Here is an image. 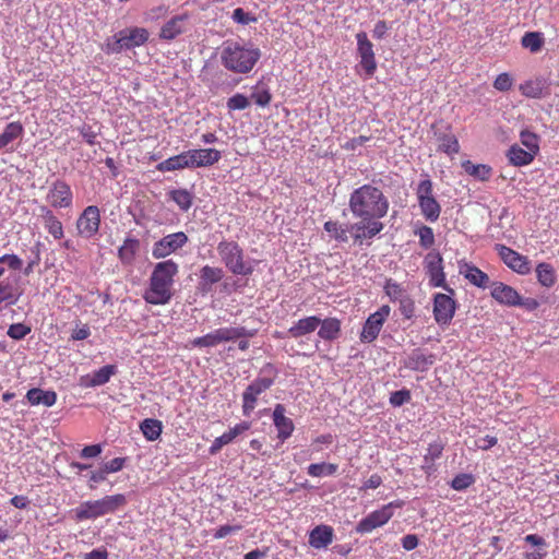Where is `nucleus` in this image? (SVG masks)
Listing matches in <instances>:
<instances>
[{
    "label": "nucleus",
    "mask_w": 559,
    "mask_h": 559,
    "mask_svg": "<svg viewBox=\"0 0 559 559\" xmlns=\"http://www.w3.org/2000/svg\"><path fill=\"white\" fill-rule=\"evenodd\" d=\"M348 206L357 218L380 221L389 211V201L379 188L367 183L350 193Z\"/></svg>",
    "instance_id": "1"
},
{
    "label": "nucleus",
    "mask_w": 559,
    "mask_h": 559,
    "mask_svg": "<svg viewBox=\"0 0 559 559\" xmlns=\"http://www.w3.org/2000/svg\"><path fill=\"white\" fill-rule=\"evenodd\" d=\"M222 64L237 74L249 73L261 58V50L248 41L226 40L221 49Z\"/></svg>",
    "instance_id": "2"
},
{
    "label": "nucleus",
    "mask_w": 559,
    "mask_h": 559,
    "mask_svg": "<svg viewBox=\"0 0 559 559\" xmlns=\"http://www.w3.org/2000/svg\"><path fill=\"white\" fill-rule=\"evenodd\" d=\"M178 273V264L173 260L158 262L151 274L148 288L143 299L151 305H166L171 299L174 277Z\"/></svg>",
    "instance_id": "3"
},
{
    "label": "nucleus",
    "mask_w": 559,
    "mask_h": 559,
    "mask_svg": "<svg viewBox=\"0 0 559 559\" xmlns=\"http://www.w3.org/2000/svg\"><path fill=\"white\" fill-rule=\"evenodd\" d=\"M221 262L234 275L249 276L254 271L253 262L246 259L243 249L234 240H222L216 247Z\"/></svg>",
    "instance_id": "4"
},
{
    "label": "nucleus",
    "mask_w": 559,
    "mask_h": 559,
    "mask_svg": "<svg viewBox=\"0 0 559 559\" xmlns=\"http://www.w3.org/2000/svg\"><path fill=\"white\" fill-rule=\"evenodd\" d=\"M258 378H255L242 393V413L250 416L257 406L258 396L269 390L275 382L276 371L271 364L264 366Z\"/></svg>",
    "instance_id": "5"
},
{
    "label": "nucleus",
    "mask_w": 559,
    "mask_h": 559,
    "mask_svg": "<svg viewBox=\"0 0 559 559\" xmlns=\"http://www.w3.org/2000/svg\"><path fill=\"white\" fill-rule=\"evenodd\" d=\"M416 197L421 215L426 221L431 223L438 221L441 213V205L433 195L432 181L428 177L418 183Z\"/></svg>",
    "instance_id": "6"
},
{
    "label": "nucleus",
    "mask_w": 559,
    "mask_h": 559,
    "mask_svg": "<svg viewBox=\"0 0 559 559\" xmlns=\"http://www.w3.org/2000/svg\"><path fill=\"white\" fill-rule=\"evenodd\" d=\"M112 43L107 44V51L118 53L123 49L139 47L147 41L148 32L143 27L126 28L118 32Z\"/></svg>",
    "instance_id": "7"
},
{
    "label": "nucleus",
    "mask_w": 559,
    "mask_h": 559,
    "mask_svg": "<svg viewBox=\"0 0 559 559\" xmlns=\"http://www.w3.org/2000/svg\"><path fill=\"white\" fill-rule=\"evenodd\" d=\"M403 501H392L381 509L372 511L366 518L361 519L357 524V532L367 534L372 532L374 528L386 524L394 514V509L402 508Z\"/></svg>",
    "instance_id": "8"
},
{
    "label": "nucleus",
    "mask_w": 559,
    "mask_h": 559,
    "mask_svg": "<svg viewBox=\"0 0 559 559\" xmlns=\"http://www.w3.org/2000/svg\"><path fill=\"white\" fill-rule=\"evenodd\" d=\"M100 212L96 205H88L76 219L78 235L85 238H93L99 230Z\"/></svg>",
    "instance_id": "9"
},
{
    "label": "nucleus",
    "mask_w": 559,
    "mask_h": 559,
    "mask_svg": "<svg viewBox=\"0 0 559 559\" xmlns=\"http://www.w3.org/2000/svg\"><path fill=\"white\" fill-rule=\"evenodd\" d=\"M390 311L391 308L383 305L367 318L359 336L362 343H371L378 337Z\"/></svg>",
    "instance_id": "10"
},
{
    "label": "nucleus",
    "mask_w": 559,
    "mask_h": 559,
    "mask_svg": "<svg viewBox=\"0 0 559 559\" xmlns=\"http://www.w3.org/2000/svg\"><path fill=\"white\" fill-rule=\"evenodd\" d=\"M187 242L188 236L183 231L166 235L154 243L152 255L155 259L166 258L185 247Z\"/></svg>",
    "instance_id": "11"
},
{
    "label": "nucleus",
    "mask_w": 559,
    "mask_h": 559,
    "mask_svg": "<svg viewBox=\"0 0 559 559\" xmlns=\"http://www.w3.org/2000/svg\"><path fill=\"white\" fill-rule=\"evenodd\" d=\"M357 53L360 58V67L368 78L372 76L377 70V61L373 52V45L365 32L356 34Z\"/></svg>",
    "instance_id": "12"
},
{
    "label": "nucleus",
    "mask_w": 559,
    "mask_h": 559,
    "mask_svg": "<svg viewBox=\"0 0 559 559\" xmlns=\"http://www.w3.org/2000/svg\"><path fill=\"white\" fill-rule=\"evenodd\" d=\"M456 305L449 295L438 293L433 297V317L439 325H448L455 313Z\"/></svg>",
    "instance_id": "13"
},
{
    "label": "nucleus",
    "mask_w": 559,
    "mask_h": 559,
    "mask_svg": "<svg viewBox=\"0 0 559 559\" xmlns=\"http://www.w3.org/2000/svg\"><path fill=\"white\" fill-rule=\"evenodd\" d=\"M47 201L55 209L70 207L73 202L70 186L63 180H56L49 188Z\"/></svg>",
    "instance_id": "14"
},
{
    "label": "nucleus",
    "mask_w": 559,
    "mask_h": 559,
    "mask_svg": "<svg viewBox=\"0 0 559 559\" xmlns=\"http://www.w3.org/2000/svg\"><path fill=\"white\" fill-rule=\"evenodd\" d=\"M355 242L361 243L364 239H371L384 227L383 223L372 218H360L359 222L347 225Z\"/></svg>",
    "instance_id": "15"
},
{
    "label": "nucleus",
    "mask_w": 559,
    "mask_h": 559,
    "mask_svg": "<svg viewBox=\"0 0 559 559\" xmlns=\"http://www.w3.org/2000/svg\"><path fill=\"white\" fill-rule=\"evenodd\" d=\"M496 249L501 260L514 272L522 275L531 272V263L526 257L504 245H497Z\"/></svg>",
    "instance_id": "16"
},
{
    "label": "nucleus",
    "mask_w": 559,
    "mask_h": 559,
    "mask_svg": "<svg viewBox=\"0 0 559 559\" xmlns=\"http://www.w3.org/2000/svg\"><path fill=\"white\" fill-rule=\"evenodd\" d=\"M442 263L443 259L439 252H429L425 258V267L430 277V284L433 287L448 289Z\"/></svg>",
    "instance_id": "17"
},
{
    "label": "nucleus",
    "mask_w": 559,
    "mask_h": 559,
    "mask_svg": "<svg viewBox=\"0 0 559 559\" xmlns=\"http://www.w3.org/2000/svg\"><path fill=\"white\" fill-rule=\"evenodd\" d=\"M190 168L209 167L216 164L222 154L216 148H194L187 151Z\"/></svg>",
    "instance_id": "18"
},
{
    "label": "nucleus",
    "mask_w": 559,
    "mask_h": 559,
    "mask_svg": "<svg viewBox=\"0 0 559 559\" xmlns=\"http://www.w3.org/2000/svg\"><path fill=\"white\" fill-rule=\"evenodd\" d=\"M225 272L219 266L204 265L199 271L198 288L202 294L211 293L213 286L221 282Z\"/></svg>",
    "instance_id": "19"
},
{
    "label": "nucleus",
    "mask_w": 559,
    "mask_h": 559,
    "mask_svg": "<svg viewBox=\"0 0 559 559\" xmlns=\"http://www.w3.org/2000/svg\"><path fill=\"white\" fill-rule=\"evenodd\" d=\"M435 361L436 356L433 354H426L423 349L416 348L403 360V365L409 370L425 372Z\"/></svg>",
    "instance_id": "20"
},
{
    "label": "nucleus",
    "mask_w": 559,
    "mask_h": 559,
    "mask_svg": "<svg viewBox=\"0 0 559 559\" xmlns=\"http://www.w3.org/2000/svg\"><path fill=\"white\" fill-rule=\"evenodd\" d=\"M285 412L283 404H276L273 409V423L277 429V438L281 441L288 439L295 429L293 420L285 416Z\"/></svg>",
    "instance_id": "21"
},
{
    "label": "nucleus",
    "mask_w": 559,
    "mask_h": 559,
    "mask_svg": "<svg viewBox=\"0 0 559 559\" xmlns=\"http://www.w3.org/2000/svg\"><path fill=\"white\" fill-rule=\"evenodd\" d=\"M491 297L499 304L509 307H516L520 300V294L513 287L501 282L492 283Z\"/></svg>",
    "instance_id": "22"
},
{
    "label": "nucleus",
    "mask_w": 559,
    "mask_h": 559,
    "mask_svg": "<svg viewBox=\"0 0 559 559\" xmlns=\"http://www.w3.org/2000/svg\"><path fill=\"white\" fill-rule=\"evenodd\" d=\"M188 25V16L186 14L176 15L168 20L160 28L159 37L165 40L175 39L185 33Z\"/></svg>",
    "instance_id": "23"
},
{
    "label": "nucleus",
    "mask_w": 559,
    "mask_h": 559,
    "mask_svg": "<svg viewBox=\"0 0 559 559\" xmlns=\"http://www.w3.org/2000/svg\"><path fill=\"white\" fill-rule=\"evenodd\" d=\"M250 429V423L241 421L222 436L217 437L210 447V453H217L224 445L229 444L236 437Z\"/></svg>",
    "instance_id": "24"
},
{
    "label": "nucleus",
    "mask_w": 559,
    "mask_h": 559,
    "mask_svg": "<svg viewBox=\"0 0 559 559\" xmlns=\"http://www.w3.org/2000/svg\"><path fill=\"white\" fill-rule=\"evenodd\" d=\"M321 323V319L317 316H310L299 319L287 331L293 338H299L314 332Z\"/></svg>",
    "instance_id": "25"
},
{
    "label": "nucleus",
    "mask_w": 559,
    "mask_h": 559,
    "mask_svg": "<svg viewBox=\"0 0 559 559\" xmlns=\"http://www.w3.org/2000/svg\"><path fill=\"white\" fill-rule=\"evenodd\" d=\"M334 531L329 525H318L309 534V545L316 549L328 547L332 544Z\"/></svg>",
    "instance_id": "26"
},
{
    "label": "nucleus",
    "mask_w": 559,
    "mask_h": 559,
    "mask_svg": "<svg viewBox=\"0 0 559 559\" xmlns=\"http://www.w3.org/2000/svg\"><path fill=\"white\" fill-rule=\"evenodd\" d=\"M40 214L44 222V226L47 231L53 237V239L59 240L63 237V226L60 219L53 214V212L46 205L39 207Z\"/></svg>",
    "instance_id": "27"
},
{
    "label": "nucleus",
    "mask_w": 559,
    "mask_h": 559,
    "mask_svg": "<svg viewBox=\"0 0 559 559\" xmlns=\"http://www.w3.org/2000/svg\"><path fill=\"white\" fill-rule=\"evenodd\" d=\"M460 273L464 275V277L473 285L479 287V288H487L490 286V280L489 276L483 272L477 266L464 263L461 269Z\"/></svg>",
    "instance_id": "28"
},
{
    "label": "nucleus",
    "mask_w": 559,
    "mask_h": 559,
    "mask_svg": "<svg viewBox=\"0 0 559 559\" xmlns=\"http://www.w3.org/2000/svg\"><path fill=\"white\" fill-rule=\"evenodd\" d=\"M24 128L21 122L13 121L5 126L3 132L0 134V151L12 150L13 142L22 138Z\"/></svg>",
    "instance_id": "29"
},
{
    "label": "nucleus",
    "mask_w": 559,
    "mask_h": 559,
    "mask_svg": "<svg viewBox=\"0 0 559 559\" xmlns=\"http://www.w3.org/2000/svg\"><path fill=\"white\" fill-rule=\"evenodd\" d=\"M73 512L75 520L78 521L95 520L97 518L104 516L98 500L84 501L78 508H75Z\"/></svg>",
    "instance_id": "30"
},
{
    "label": "nucleus",
    "mask_w": 559,
    "mask_h": 559,
    "mask_svg": "<svg viewBox=\"0 0 559 559\" xmlns=\"http://www.w3.org/2000/svg\"><path fill=\"white\" fill-rule=\"evenodd\" d=\"M26 399L31 405H44L46 407H50L57 402V394L55 391H45L39 388H33L27 391Z\"/></svg>",
    "instance_id": "31"
},
{
    "label": "nucleus",
    "mask_w": 559,
    "mask_h": 559,
    "mask_svg": "<svg viewBox=\"0 0 559 559\" xmlns=\"http://www.w3.org/2000/svg\"><path fill=\"white\" fill-rule=\"evenodd\" d=\"M185 168H190L187 151L178 155L168 157L167 159L156 165V170L160 173L181 170Z\"/></svg>",
    "instance_id": "32"
},
{
    "label": "nucleus",
    "mask_w": 559,
    "mask_h": 559,
    "mask_svg": "<svg viewBox=\"0 0 559 559\" xmlns=\"http://www.w3.org/2000/svg\"><path fill=\"white\" fill-rule=\"evenodd\" d=\"M140 249V240L133 237H127L122 246L118 249V257L123 265H131Z\"/></svg>",
    "instance_id": "33"
},
{
    "label": "nucleus",
    "mask_w": 559,
    "mask_h": 559,
    "mask_svg": "<svg viewBox=\"0 0 559 559\" xmlns=\"http://www.w3.org/2000/svg\"><path fill=\"white\" fill-rule=\"evenodd\" d=\"M318 336L324 341H334L341 334V321L336 318L321 320Z\"/></svg>",
    "instance_id": "34"
},
{
    "label": "nucleus",
    "mask_w": 559,
    "mask_h": 559,
    "mask_svg": "<svg viewBox=\"0 0 559 559\" xmlns=\"http://www.w3.org/2000/svg\"><path fill=\"white\" fill-rule=\"evenodd\" d=\"M217 331L221 343L236 341L239 338H250L255 335V330H248L243 326L219 328Z\"/></svg>",
    "instance_id": "35"
},
{
    "label": "nucleus",
    "mask_w": 559,
    "mask_h": 559,
    "mask_svg": "<svg viewBox=\"0 0 559 559\" xmlns=\"http://www.w3.org/2000/svg\"><path fill=\"white\" fill-rule=\"evenodd\" d=\"M435 136L438 142V147L440 151L449 155L459 153L460 144L456 136L453 133L448 131H436Z\"/></svg>",
    "instance_id": "36"
},
{
    "label": "nucleus",
    "mask_w": 559,
    "mask_h": 559,
    "mask_svg": "<svg viewBox=\"0 0 559 559\" xmlns=\"http://www.w3.org/2000/svg\"><path fill=\"white\" fill-rule=\"evenodd\" d=\"M117 367L115 365H106L94 371L85 383L86 386L95 388L106 384L110 378L116 374Z\"/></svg>",
    "instance_id": "37"
},
{
    "label": "nucleus",
    "mask_w": 559,
    "mask_h": 559,
    "mask_svg": "<svg viewBox=\"0 0 559 559\" xmlns=\"http://www.w3.org/2000/svg\"><path fill=\"white\" fill-rule=\"evenodd\" d=\"M104 515L115 513L127 504V498L122 493L105 496L98 499Z\"/></svg>",
    "instance_id": "38"
},
{
    "label": "nucleus",
    "mask_w": 559,
    "mask_h": 559,
    "mask_svg": "<svg viewBox=\"0 0 559 559\" xmlns=\"http://www.w3.org/2000/svg\"><path fill=\"white\" fill-rule=\"evenodd\" d=\"M21 297V292L8 280L0 281V306L15 305Z\"/></svg>",
    "instance_id": "39"
},
{
    "label": "nucleus",
    "mask_w": 559,
    "mask_h": 559,
    "mask_svg": "<svg viewBox=\"0 0 559 559\" xmlns=\"http://www.w3.org/2000/svg\"><path fill=\"white\" fill-rule=\"evenodd\" d=\"M510 163L514 166H525L534 160L535 155L519 145H512L507 154Z\"/></svg>",
    "instance_id": "40"
},
{
    "label": "nucleus",
    "mask_w": 559,
    "mask_h": 559,
    "mask_svg": "<svg viewBox=\"0 0 559 559\" xmlns=\"http://www.w3.org/2000/svg\"><path fill=\"white\" fill-rule=\"evenodd\" d=\"M545 82L543 80H530L520 85L522 95L530 98H543L545 96Z\"/></svg>",
    "instance_id": "41"
},
{
    "label": "nucleus",
    "mask_w": 559,
    "mask_h": 559,
    "mask_svg": "<svg viewBox=\"0 0 559 559\" xmlns=\"http://www.w3.org/2000/svg\"><path fill=\"white\" fill-rule=\"evenodd\" d=\"M462 168L466 174L480 181H487L491 176V167L485 164H473L471 160L462 162Z\"/></svg>",
    "instance_id": "42"
},
{
    "label": "nucleus",
    "mask_w": 559,
    "mask_h": 559,
    "mask_svg": "<svg viewBox=\"0 0 559 559\" xmlns=\"http://www.w3.org/2000/svg\"><path fill=\"white\" fill-rule=\"evenodd\" d=\"M140 430L148 441L157 440L163 431V424L158 419L146 418L140 424Z\"/></svg>",
    "instance_id": "43"
},
{
    "label": "nucleus",
    "mask_w": 559,
    "mask_h": 559,
    "mask_svg": "<svg viewBox=\"0 0 559 559\" xmlns=\"http://www.w3.org/2000/svg\"><path fill=\"white\" fill-rule=\"evenodd\" d=\"M536 276L538 283L547 288L551 287L557 280L555 269L546 262H542L536 266Z\"/></svg>",
    "instance_id": "44"
},
{
    "label": "nucleus",
    "mask_w": 559,
    "mask_h": 559,
    "mask_svg": "<svg viewBox=\"0 0 559 559\" xmlns=\"http://www.w3.org/2000/svg\"><path fill=\"white\" fill-rule=\"evenodd\" d=\"M168 195L182 212H187L192 206L193 193L187 189H173Z\"/></svg>",
    "instance_id": "45"
},
{
    "label": "nucleus",
    "mask_w": 559,
    "mask_h": 559,
    "mask_svg": "<svg viewBox=\"0 0 559 559\" xmlns=\"http://www.w3.org/2000/svg\"><path fill=\"white\" fill-rule=\"evenodd\" d=\"M324 230L336 241L338 242H347L349 237V229L347 225L340 224L336 221H328L324 223Z\"/></svg>",
    "instance_id": "46"
},
{
    "label": "nucleus",
    "mask_w": 559,
    "mask_h": 559,
    "mask_svg": "<svg viewBox=\"0 0 559 559\" xmlns=\"http://www.w3.org/2000/svg\"><path fill=\"white\" fill-rule=\"evenodd\" d=\"M544 44V34L540 32H527L521 39V45L533 53L540 51Z\"/></svg>",
    "instance_id": "47"
},
{
    "label": "nucleus",
    "mask_w": 559,
    "mask_h": 559,
    "mask_svg": "<svg viewBox=\"0 0 559 559\" xmlns=\"http://www.w3.org/2000/svg\"><path fill=\"white\" fill-rule=\"evenodd\" d=\"M338 469V466L333 463H313L307 467L308 475L312 477H323L334 475Z\"/></svg>",
    "instance_id": "48"
},
{
    "label": "nucleus",
    "mask_w": 559,
    "mask_h": 559,
    "mask_svg": "<svg viewBox=\"0 0 559 559\" xmlns=\"http://www.w3.org/2000/svg\"><path fill=\"white\" fill-rule=\"evenodd\" d=\"M415 235L419 237V245L429 249L435 245V235L431 227L427 225H421L418 229L415 230Z\"/></svg>",
    "instance_id": "49"
},
{
    "label": "nucleus",
    "mask_w": 559,
    "mask_h": 559,
    "mask_svg": "<svg viewBox=\"0 0 559 559\" xmlns=\"http://www.w3.org/2000/svg\"><path fill=\"white\" fill-rule=\"evenodd\" d=\"M521 143L534 155L539 151L538 136L528 130H523L520 133Z\"/></svg>",
    "instance_id": "50"
},
{
    "label": "nucleus",
    "mask_w": 559,
    "mask_h": 559,
    "mask_svg": "<svg viewBox=\"0 0 559 559\" xmlns=\"http://www.w3.org/2000/svg\"><path fill=\"white\" fill-rule=\"evenodd\" d=\"M221 344L217 329L192 341L194 347H214Z\"/></svg>",
    "instance_id": "51"
},
{
    "label": "nucleus",
    "mask_w": 559,
    "mask_h": 559,
    "mask_svg": "<svg viewBox=\"0 0 559 559\" xmlns=\"http://www.w3.org/2000/svg\"><path fill=\"white\" fill-rule=\"evenodd\" d=\"M2 264H7L9 269L13 271L21 270L23 265L22 259L16 254H3L0 257V278L5 273V269Z\"/></svg>",
    "instance_id": "52"
},
{
    "label": "nucleus",
    "mask_w": 559,
    "mask_h": 559,
    "mask_svg": "<svg viewBox=\"0 0 559 559\" xmlns=\"http://www.w3.org/2000/svg\"><path fill=\"white\" fill-rule=\"evenodd\" d=\"M475 481V478L472 474L462 473L456 475L450 483V486L452 489L457 491H463L466 488H468L471 485H473Z\"/></svg>",
    "instance_id": "53"
},
{
    "label": "nucleus",
    "mask_w": 559,
    "mask_h": 559,
    "mask_svg": "<svg viewBox=\"0 0 559 559\" xmlns=\"http://www.w3.org/2000/svg\"><path fill=\"white\" fill-rule=\"evenodd\" d=\"M384 290L392 301H401L405 298L403 287L391 278L385 281Z\"/></svg>",
    "instance_id": "54"
},
{
    "label": "nucleus",
    "mask_w": 559,
    "mask_h": 559,
    "mask_svg": "<svg viewBox=\"0 0 559 559\" xmlns=\"http://www.w3.org/2000/svg\"><path fill=\"white\" fill-rule=\"evenodd\" d=\"M251 99L260 107H266L272 99L269 88L257 86L251 93Z\"/></svg>",
    "instance_id": "55"
},
{
    "label": "nucleus",
    "mask_w": 559,
    "mask_h": 559,
    "mask_svg": "<svg viewBox=\"0 0 559 559\" xmlns=\"http://www.w3.org/2000/svg\"><path fill=\"white\" fill-rule=\"evenodd\" d=\"M29 333L31 328L24 323L11 324L7 331L8 336L15 341L23 340Z\"/></svg>",
    "instance_id": "56"
},
{
    "label": "nucleus",
    "mask_w": 559,
    "mask_h": 559,
    "mask_svg": "<svg viewBox=\"0 0 559 559\" xmlns=\"http://www.w3.org/2000/svg\"><path fill=\"white\" fill-rule=\"evenodd\" d=\"M250 102L243 94L237 93L227 100V108L229 110H243L249 107Z\"/></svg>",
    "instance_id": "57"
},
{
    "label": "nucleus",
    "mask_w": 559,
    "mask_h": 559,
    "mask_svg": "<svg viewBox=\"0 0 559 559\" xmlns=\"http://www.w3.org/2000/svg\"><path fill=\"white\" fill-rule=\"evenodd\" d=\"M231 19L235 23L241 25H248L257 21V17L248 12H246L242 8H237L231 13Z\"/></svg>",
    "instance_id": "58"
},
{
    "label": "nucleus",
    "mask_w": 559,
    "mask_h": 559,
    "mask_svg": "<svg viewBox=\"0 0 559 559\" xmlns=\"http://www.w3.org/2000/svg\"><path fill=\"white\" fill-rule=\"evenodd\" d=\"M411 401V392L407 389H402L391 393L390 404L394 407H400Z\"/></svg>",
    "instance_id": "59"
},
{
    "label": "nucleus",
    "mask_w": 559,
    "mask_h": 559,
    "mask_svg": "<svg viewBox=\"0 0 559 559\" xmlns=\"http://www.w3.org/2000/svg\"><path fill=\"white\" fill-rule=\"evenodd\" d=\"M443 451V444L441 442L430 443L427 453L424 456L425 463H433L435 460L439 459Z\"/></svg>",
    "instance_id": "60"
},
{
    "label": "nucleus",
    "mask_w": 559,
    "mask_h": 559,
    "mask_svg": "<svg viewBox=\"0 0 559 559\" xmlns=\"http://www.w3.org/2000/svg\"><path fill=\"white\" fill-rule=\"evenodd\" d=\"M512 82V78L509 73H501L496 78L493 87L500 92H507L511 88Z\"/></svg>",
    "instance_id": "61"
},
{
    "label": "nucleus",
    "mask_w": 559,
    "mask_h": 559,
    "mask_svg": "<svg viewBox=\"0 0 559 559\" xmlns=\"http://www.w3.org/2000/svg\"><path fill=\"white\" fill-rule=\"evenodd\" d=\"M126 457H115L106 463H104L102 466L104 468V472L107 474L117 473L121 471L124 466Z\"/></svg>",
    "instance_id": "62"
},
{
    "label": "nucleus",
    "mask_w": 559,
    "mask_h": 559,
    "mask_svg": "<svg viewBox=\"0 0 559 559\" xmlns=\"http://www.w3.org/2000/svg\"><path fill=\"white\" fill-rule=\"evenodd\" d=\"M400 311L404 318H406V319L413 318L414 313H415L414 301L409 297H405V298L401 299Z\"/></svg>",
    "instance_id": "63"
},
{
    "label": "nucleus",
    "mask_w": 559,
    "mask_h": 559,
    "mask_svg": "<svg viewBox=\"0 0 559 559\" xmlns=\"http://www.w3.org/2000/svg\"><path fill=\"white\" fill-rule=\"evenodd\" d=\"M80 134L87 144L94 145L96 143L97 132L92 126L83 124L80 129Z\"/></svg>",
    "instance_id": "64"
}]
</instances>
